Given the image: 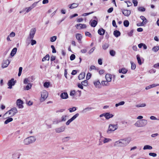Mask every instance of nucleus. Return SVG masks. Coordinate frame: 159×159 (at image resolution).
<instances>
[{"label":"nucleus","mask_w":159,"mask_h":159,"mask_svg":"<svg viewBox=\"0 0 159 159\" xmlns=\"http://www.w3.org/2000/svg\"><path fill=\"white\" fill-rule=\"evenodd\" d=\"M50 85V83L49 82H45L43 84V86L44 87L48 88Z\"/></svg>","instance_id":"5fc2aeb1"},{"label":"nucleus","mask_w":159,"mask_h":159,"mask_svg":"<svg viewBox=\"0 0 159 159\" xmlns=\"http://www.w3.org/2000/svg\"><path fill=\"white\" fill-rule=\"evenodd\" d=\"M57 39L56 36H53L50 38V41L51 42H54Z\"/></svg>","instance_id":"3c124183"},{"label":"nucleus","mask_w":159,"mask_h":159,"mask_svg":"<svg viewBox=\"0 0 159 159\" xmlns=\"http://www.w3.org/2000/svg\"><path fill=\"white\" fill-rule=\"evenodd\" d=\"M33 8L32 7L30 6L28 7H26L25 8V10L26 11V12L28 13Z\"/></svg>","instance_id":"6e6d98bb"},{"label":"nucleus","mask_w":159,"mask_h":159,"mask_svg":"<svg viewBox=\"0 0 159 159\" xmlns=\"http://www.w3.org/2000/svg\"><path fill=\"white\" fill-rule=\"evenodd\" d=\"M76 39L78 40L79 42H80L81 40L82 35L80 34H77L76 35Z\"/></svg>","instance_id":"393cba45"},{"label":"nucleus","mask_w":159,"mask_h":159,"mask_svg":"<svg viewBox=\"0 0 159 159\" xmlns=\"http://www.w3.org/2000/svg\"><path fill=\"white\" fill-rule=\"evenodd\" d=\"M110 53L111 56H114L116 54V52L114 50H111L110 51Z\"/></svg>","instance_id":"09e8293b"},{"label":"nucleus","mask_w":159,"mask_h":159,"mask_svg":"<svg viewBox=\"0 0 159 159\" xmlns=\"http://www.w3.org/2000/svg\"><path fill=\"white\" fill-rule=\"evenodd\" d=\"M91 76V74L90 73H88L86 77V80H89Z\"/></svg>","instance_id":"338daca9"},{"label":"nucleus","mask_w":159,"mask_h":159,"mask_svg":"<svg viewBox=\"0 0 159 159\" xmlns=\"http://www.w3.org/2000/svg\"><path fill=\"white\" fill-rule=\"evenodd\" d=\"M140 18L143 20L142 22L145 24H146L147 23V21L145 17L143 16H141L140 17Z\"/></svg>","instance_id":"2f4dec72"},{"label":"nucleus","mask_w":159,"mask_h":159,"mask_svg":"<svg viewBox=\"0 0 159 159\" xmlns=\"http://www.w3.org/2000/svg\"><path fill=\"white\" fill-rule=\"evenodd\" d=\"M113 34L116 37H118L120 35V33L119 31L116 30L114 31Z\"/></svg>","instance_id":"bb28decb"},{"label":"nucleus","mask_w":159,"mask_h":159,"mask_svg":"<svg viewBox=\"0 0 159 159\" xmlns=\"http://www.w3.org/2000/svg\"><path fill=\"white\" fill-rule=\"evenodd\" d=\"M125 104V102L124 101H121L118 103H116L115 105V106L116 107H118L119 106L123 105Z\"/></svg>","instance_id":"c03bdc74"},{"label":"nucleus","mask_w":159,"mask_h":159,"mask_svg":"<svg viewBox=\"0 0 159 159\" xmlns=\"http://www.w3.org/2000/svg\"><path fill=\"white\" fill-rule=\"evenodd\" d=\"M36 29L35 28H33L31 29L29 35L27 39V42L29 39H33L34 37V35L36 33Z\"/></svg>","instance_id":"39448f33"},{"label":"nucleus","mask_w":159,"mask_h":159,"mask_svg":"<svg viewBox=\"0 0 159 159\" xmlns=\"http://www.w3.org/2000/svg\"><path fill=\"white\" fill-rule=\"evenodd\" d=\"M79 113H76L75 115L70 119L67 120L66 123V125H69L71 122L76 119L79 116Z\"/></svg>","instance_id":"6e6552de"},{"label":"nucleus","mask_w":159,"mask_h":159,"mask_svg":"<svg viewBox=\"0 0 159 159\" xmlns=\"http://www.w3.org/2000/svg\"><path fill=\"white\" fill-rule=\"evenodd\" d=\"M105 78L107 81L110 82L111 80L112 75L110 74H107L105 75Z\"/></svg>","instance_id":"aec40b11"},{"label":"nucleus","mask_w":159,"mask_h":159,"mask_svg":"<svg viewBox=\"0 0 159 159\" xmlns=\"http://www.w3.org/2000/svg\"><path fill=\"white\" fill-rule=\"evenodd\" d=\"M75 56L74 54H71L70 57V60H71V61L73 60L74 59H75Z\"/></svg>","instance_id":"bf43d9fd"},{"label":"nucleus","mask_w":159,"mask_h":159,"mask_svg":"<svg viewBox=\"0 0 159 159\" xmlns=\"http://www.w3.org/2000/svg\"><path fill=\"white\" fill-rule=\"evenodd\" d=\"M159 85V84H151V85H150L148 86L147 87H146V88H145V89L146 90H148V89H150L152 88H154V87H156L157 86H158Z\"/></svg>","instance_id":"4be33fe9"},{"label":"nucleus","mask_w":159,"mask_h":159,"mask_svg":"<svg viewBox=\"0 0 159 159\" xmlns=\"http://www.w3.org/2000/svg\"><path fill=\"white\" fill-rule=\"evenodd\" d=\"M94 109V108L93 107H88L82 110V112L83 113H86L88 111H91V110L93 109Z\"/></svg>","instance_id":"412c9836"},{"label":"nucleus","mask_w":159,"mask_h":159,"mask_svg":"<svg viewBox=\"0 0 159 159\" xmlns=\"http://www.w3.org/2000/svg\"><path fill=\"white\" fill-rule=\"evenodd\" d=\"M159 49V46H154L152 49V50L155 52H156Z\"/></svg>","instance_id":"79ce46f5"},{"label":"nucleus","mask_w":159,"mask_h":159,"mask_svg":"<svg viewBox=\"0 0 159 159\" xmlns=\"http://www.w3.org/2000/svg\"><path fill=\"white\" fill-rule=\"evenodd\" d=\"M149 155L153 157H156L157 156V154L156 153L150 152L149 154Z\"/></svg>","instance_id":"e2e57ef3"},{"label":"nucleus","mask_w":159,"mask_h":159,"mask_svg":"<svg viewBox=\"0 0 159 159\" xmlns=\"http://www.w3.org/2000/svg\"><path fill=\"white\" fill-rule=\"evenodd\" d=\"M32 84L30 83L28 84H27V86H24V89L25 90H29V89H31V88L32 87Z\"/></svg>","instance_id":"cd10ccee"},{"label":"nucleus","mask_w":159,"mask_h":159,"mask_svg":"<svg viewBox=\"0 0 159 159\" xmlns=\"http://www.w3.org/2000/svg\"><path fill=\"white\" fill-rule=\"evenodd\" d=\"M36 139L34 136L28 137L24 140V143L25 145H28L35 141Z\"/></svg>","instance_id":"7ed1b4c3"},{"label":"nucleus","mask_w":159,"mask_h":159,"mask_svg":"<svg viewBox=\"0 0 159 159\" xmlns=\"http://www.w3.org/2000/svg\"><path fill=\"white\" fill-rule=\"evenodd\" d=\"M109 82L107 81H102L101 82V84L103 86H108L109 85Z\"/></svg>","instance_id":"f704fd0d"},{"label":"nucleus","mask_w":159,"mask_h":159,"mask_svg":"<svg viewBox=\"0 0 159 159\" xmlns=\"http://www.w3.org/2000/svg\"><path fill=\"white\" fill-rule=\"evenodd\" d=\"M31 45H34L36 44V41L34 40H33V39H31Z\"/></svg>","instance_id":"13d9d810"},{"label":"nucleus","mask_w":159,"mask_h":159,"mask_svg":"<svg viewBox=\"0 0 159 159\" xmlns=\"http://www.w3.org/2000/svg\"><path fill=\"white\" fill-rule=\"evenodd\" d=\"M49 59V56L48 54L46 55V56L43 57L42 59V61H44L46 60L48 61Z\"/></svg>","instance_id":"e433bc0d"},{"label":"nucleus","mask_w":159,"mask_h":159,"mask_svg":"<svg viewBox=\"0 0 159 159\" xmlns=\"http://www.w3.org/2000/svg\"><path fill=\"white\" fill-rule=\"evenodd\" d=\"M68 110L70 112H72L76 110V108L75 107H73L72 108H69Z\"/></svg>","instance_id":"58836bf2"},{"label":"nucleus","mask_w":159,"mask_h":159,"mask_svg":"<svg viewBox=\"0 0 159 159\" xmlns=\"http://www.w3.org/2000/svg\"><path fill=\"white\" fill-rule=\"evenodd\" d=\"M85 76V73L84 72H82L78 76V79L79 80H81L84 78Z\"/></svg>","instance_id":"c85d7f7f"},{"label":"nucleus","mask_w":159,"mask_h":159,"mask_svg":"<svg viewBox=\"0 0 159 159\" xmlns=\"http://www.w3.org/2000/svg\"><path fill=\"white\" fill-rule=\"evenodd\" d=\"M137 59L138 61V63L139 65H141L142 64V62L141 61V60L140 57L139 55H137L136 56Z\"/></svg>","instance_id":"a19ab883"},{"label":"nucleus","mask_w":159,"mask_h":159,"mask_svg":"<svg viewBox=\"0 0 159 159\" xmlns=\"http://www.w3.org/2000/svg\"><path fill=\"white\" fill-rule=\"evenodd\" d=\"M95 49V48L94 47L93 48H91L88 52V53L89 54H91L94 51Z\"/></svg>","instance_id":"69168bd1"},{"label":"nucleus","mask_w":159,"mask_h":159,"mask_svg":"<svg viewBox=\"0 0 159 159\" xmlns=\"http://www.w3.org/2000/svg\"><path fill=\"white\" fill-rule=\"evenodd\" d=\"M61 122L60 119H54L52 121L53 124H57Z\"/></svg>","instance_id":"72a5a7b5"},{"label":"nucleus","mask_w":159,"mask_h":159,"mask_svg":"<svg viewBox=\"0 0 159 159\" xmlns=\"http://www.w3.org/2000/svg\"><path fill=\"white\" fill-rule=\"evenodd\" d=\"M76 27L78 29L85 28L86 27V25L84 24H79L75 25Z\"/></svg>","instance_id":"f3484780"},{"label":"nucleus","mask_w":159,"mask_h":159,"mask_svg":"<svg viewBox=\"0 0 159 159\" xmlns=\"http://www.w3.org/2000/svg\"><path fill=\"white\" fill-rule=\"evenodd\" d=\"M85 34L86 36H87L90 37H91L92 36V35L90 33L88 32H86L85 33Z\"/></svg>","instance_id":"774afa93"},{"label":"nucleus","mask_w":159,"mask_h":159,"mask_svg":"<svg viewBox=\"0 0 159 159\" xmlns=\"http://www.w3.org/2000/svg\"><path fill=\"white\" fill-rule=\"evenodd\" d=\"M132 2L134 4V6L136 7L137 6L138 4V2L137 0H133Z\"/></svg>","instance_id":"0e129e2a"},{"label":"nucleus","mask_w":159,"mask_h":159,"mask_svg":"<svg viewBox=\"0 0 159 159\" xmlns=\"http://www.w3.org/2000/svg\"><path fill=\"white\" fill-rule=\"evenodd\" d=\"M48 96V92L46 90H43L41 93V102H43L47 98Z\"/></svg>","instance_id":"423d86ee"},{"label":"nucleus","mask_w":159,"mask_h":159,"mask_svg":"<svg viewBox=\"0 0 159 159\" xmlns=\"http://www.w3.org/2000/svg\"><path fill=\"white\" fill-rule=\"evenodd\" d=\"M17 110L16 107H13L9 111L7 112L6 114L8 113L11 116H12L15 115L17 112Z\"/></svg>","instance_id":"0eeeda50"},{"label":"nucleus","mask_w":159,"mask_h":159,"mask_svg":"<svg viewBox=\"0 0 159 159\" xmlns=\"http://www.w3.org/2000/svg\"><path fill=\"white\" fill-rule=\"evenodd\" d=\"M23 104V102L20 99H18L16 101V104L18 106L19 108H22L23 107V106L22 105Z\"/></svg>","instance_id":"ddd939ff"},{"label":"nucleus","mask_w":159,"mask_h":159,"mask_svg":"<svg viewBox=\"0 0 159 159\" xmlns=\"http://www.w3.org/2000/svg\"><path fill=\"white\" fill-rule=\"evenodd\" d=\"M70 139V137H66L62 138V142H67Z\"/></svg>","instance_id":"c9c22d12"},{"label":"nucleus","mask_w":159,"mask_h":159,"mask_svg":"<svg viewBox=\"0 0 159 159\" xmlns=\"http://www.w3.org/2000/svg\"><path fill=\"white\" fill-rule=\"evenodd\" d=\"M138 10L140 11H145V9L143 7H140L138 8Z\"/></svg>","instance_id":"864d4df0"},{"label":"nucleus","mask_w":159,"mask_h":159,"mask_svg":"<svg viewBox=\"0 0 159 159\" xmlns=\"http://www.w3.org/2000/svg\"><path fill=\"white\" fill-rule=\"evenodd\" d=\"M98 70V69H97L96 67L94 66H91L89 68V70L90 71L92 70Z\"/></svg>","instance_id":"4d7b16f0"},{"label":"nucleus","mask_w":159,"mask_h":159,"mask_svg":"<svg viewBox=\"0 0 159 159\" xmlns=\"http://www.w3.org/2000/svg\"><path fill=\"white\" fill-rule=\"evenodd\" d=\"M33 77L32 76L25 79L24 81V83L25 84H28L29 83V82L33 81Z\"/></svg>","instance_id":"f8f14e48"},{"label":"nucleus","mask_w":159,"mask_h":159,"mask_svg":"<svg viewBox=\"0 0 159 159\" xmlns=\"http://www.w3.org/2000/svg\"><path fill=\"white\" fill-rule=\"evenodd\" d=\"M10 63V61L8 60L3 61L2 64V67L3 68L7 67Z\"/></svg>","instance_id":"4468645a"},{"label":"nucleus","mask_w":159,"mask_h":159,"mask_svg":"<svg viewBox=\"0 0 159 159\" xmlns=\"http://www.w3.org/2000/svg\"><path fill=\"white\" fill-rule=\"evenodd\" d=\"M109 45L107 43L104 44L102 46V48L104 49H106L108 47Z\"/></svg>","instance_id":"603ef678"},{"label":"nucleus","mask_w":159,"mask_h":159,"mask_svg":"<svg viewBox=\"0 0 159 159\" xmlns=\"http://www.w3.org/2000/svg\"><path fill=\"white\" fill-rule=\"evenodd\" d=\"M82 84L85 86H87L88 85V81L87 80H85L81 82Z\"/></svg>","instance_id":"a18cd8bd"},{"label":"nucleus","mask_w":159,"mask_h":159,"mask_svg":"<svg viewBox=\"0 0 159 159\" xmlns=\"http://www.w3.org/2000/svg\"><path fill=\"white\" fill-rule=\"evenodd\" d=\"M105 118L107 120H108L113 116V115L111 114H110L109 112H107Z\"/></svg>","instance_id":"c756f323"},{"label":"nucleus","mask_w":159,"mask_h":159,"mask_svg":"<svg viewBox=\"0 0 159 159\" xmlns=\"http://www.w3.org/2000/svg\"><path fill=\"white\" fill-rule=\"evenodd\" d=\"M20 156V153L17 152H16L12 154V158L14 159H19Z\"/></svg>","instance_id":"2eb2a0df"},{"label":"nucleus","mask_w":159,"mask_h":159,"mask_svg":"<svg viewBox=\"0 0 159 159\" xmlns=\"http://www.w3.org/2000/svg\"><path fill=\"white\" fill-rule=\"evenodd\" d=\"M147 124V120L146 119H142L137 121L134 125L138 127H142L145 126Z\"/></svg>","instance_id":"f03ea898"},{"label":"nucleus","mask_w":159,"mask_h":159,"mask_svg":"<svg viewBox=\"0 0 159 159\" xmlns=\"http://www.w3.org/2000/svg\"><path fill=\"white\" fill-rule=\"evenodd\" d=\"M101 140H102V142L104 143H108L112 140L111 139L106 138L103 136H101Z\"/></svg>","instance_id":"dca6fc26"},{"label":"nucleus","mask_w":159,"mask_h":159,"mask_svg":"<svg viewBox=\"0 0 159 159\" xmlns=\"http://www.w3.org/2000/svg\"><path fill=\"white\" fill-rule=\"evenodd\" d=\"M60 97L62 99H66L68 98V96L66 92H64L61 94Z\"/></svg>","instance_id":"a211bd4d"},{"label":"nucleus","mask_w":159,"mask_h":159,"mask_svg":"<svg viewBox=\"0 0 159 159\" xmlns=\"http://www.w3.org/2000/svg\"><path fill=\"white\" fill-rule=\"evenodd\" d=\"M67 116L66 115L62 116L61 117V119H60L61 122L66 121V118L67 117Z\"/></svg>","instance_id":"473e14b6"},{"label":"nucleus","mask_w":159,"mask_h":159,"mask_svg":"<svg viewBox=\"0 0 159 159\" xmlns=\"http://www.w3.org/2000/svg\"><path fill=\"white\" fill-rule=\"evenodd\" d=\"M90 22L91 23V26L93 27H95L96 26L98 23L97 21L95 20H91L90 21Z\"/></svg>","instance_id":"5701e85b"},{"label":"nucleus","mask_w":159,"mask_h":159,"mask_svg":"<svg viewBox=\"0 0 159 159\" xmlns=\"http://www.w3.org/2000/svg\"><path fill=\"white\" fill-rule=\"evenodd\" d=\"M129 143V141L127 139H120L116 141L114 146L115 147H124L126 146Z\"/></svg>","instance_id":"f257e3e1"},{"label":"nucleus","mask_w":159,"mask_h":159,"mask_svg":"<svg viewBox=\"0 0 159 159\" xmlns=\"http://www.w3.org/2000/svg\"><path fill=\"white\" fill-rule=\"evenodd\" d=\"M134 30H132L130 32L128 33V34L129 36L131 37L133 36V33H134Z\"/></svg>","instance_id":"de8ad7c7"},{"label":"nucleus","mask_w":159,"mask_h":159,"mask_svg":"<svg viewBox=\"0 0 159 159\" xmlns=\"http://www.w3.org/2000/svg\"><path fill=\"white\" fill-rule=\"evenodd\" d=\"M78 6L79 4L78 3H73L71 4V5H70V8L71 9H73L77 7Z\"/></svg>","instance_id":"7c9ffc66"},{"label":"nucleus","mask_w":159,"mask_h":159,"mask_svg":"<svg viewBox=\"0 0 159 159\" xmlns=\"http://www.w3.org/2000/svg\"><path fill=\"white\" fill-rule=\"evenodd\" d=\"M17 50V48H13L10 54L11 56L12 57L14 56V55L16 54Z\"/></svg>","instance_id":"a878e982"},{"label":"nucleus","mask_w":159,"mask_h":159,"mask_svg":"<svg viewBox=\"0 0 159 159\" xmlns=\"http://www.w3.org/2000/svg\"><path fill=\"white\" fill-rule=\"evenodd\" d=\"M118 128L117 124H110L109 125L108 129L107 131V133L108 134H110L112 132L117 129Z\"/></svg>","instance_id":"20e7f679"},{"label":"nucleus","mask_w":159,"mask_h":159,"mask_svg":"<svg viewBox=\"0 0 159 159\" xmlns=\"http://www.w3.org/2000/svg\"><path fill=\"white\" fill-rule=\"evenodd\" d=\"M94 84L95 87L98 88H101V84L99 80L94 82Z\"/></svg>","instance_id":"6ab92c4d"},{"label":"nucleus","mask_w":159,"mask_h":159,"mask_svg":"<svg viewBox=\"0 0 159 159\" xmlns=\"http://www.w3.org/2000/svg\"><path fill=\"white\" fill-rule=\"evenodd\" d=\"M65 127L64 126L56 128L55 129V131L57 133H60L64 131Z\"/></svg>","instance_id":"9d476101"},{"label":"nucleus","mask_w":159,"mask_h":159,"mask_svg":"<svg viewBox=\"0 0 159 159\" xmlns=\"http://www.w3.org/2000/svg\"><path fill=\"white\" fill-rule=\"evenodd\" d=\"M124 25L126 27H127L129 25V22L127 20H125L124 22Z\"/></svg>","instance_id":"37998d69"},{"label":"nucleus","mask_w":159,"mask_h":159,"mask_svg":"<svg viewBox=\"0 0 159 159\" xmlns=\"http://www.w3.org/2000/svg\"><path fill=\"white\" fill-rule=\"evenodd\" d=\"M13 119L11 118H10L7 119L4 122V124H7L13 120Z\"/></svg>","instance_id":"ea45409f"},{"label":"nucleus","mask_w":159,"mask_h":159,"mask_svg":"<svg viewBox=\"0 0 159 159\" xmlns=\"http://www.w3.org/2000/svg\"><path fill=\"white\" fill-rule=\"evenodd\" d=\"M122 12L125 16H128L131 14V11L125 9H122Z\"/></svg>","instance_id":"9b49d317"},{"label":"nucleus","mask_w":159,"mask_h":159,"mask_svg":"<svg viewBox=\"0 0 159 159\" xmlns=\"http://www.w3.org/2000/svg\"><path fill=\"white\" fill-rule=\"evenodd\" d=\"M125 2L126 3L127 5V7H129L132 5V3L130 1H125Z\"/></svg>","instance_id":"680f3d73"},{"label":"nucleus","mask_w":159,"mask_h":159,"mask_svg":"<svg viewBox=\"0 0 159 159\" xmlns=\"http://www.w3.org/2000/svg\"><path fill=\"white\" fill-rule=\"evenodd\" d=\"M146 104L145 103H142L140 104L137 105L136 106V107H143L146 106Z\"/></svg>","instance_id":"8fccbe9b"},{"label":"nucleus","mask_w":159,"mask_h":159,"mask_svg":"<svg viewBox=\"0 0 159 159\" xmlns=\"http://www.w3.org/2000/svg\"><path fill=\"white\" fill-rule=\"evenodd\" d=\"M122 73L125 74H126L128 70L127 69H126L125 68H122Z\"/></svg>","instance_id":"052dcab7"},{"label":"nucleus","mask_w":159,"mask_h":159,"mask_svg":"<svg viewBox=\"0 0 159 159\" xmlns=\"http://www.w3.org/2000/svg\"><path fill=\"white\" fill-rule=\"evenodd\" d=\"M131 68L132 70H134L135 69L136 66L135 64L133 62L131 61Z\"/></svg>","instance_id":"49530a36"},{"label":"nucleus","mask_w":159,"mask_h":159,"mask_svg":"<svg viewBox=\"0 0 159 159\" xmlns=\"http://www.w3.org/2000/svg\"><path fill=\"white\" fill-rule=\"evenodd\" d=\"M152 147L150 145H146L144 146L143 149H152Z\"/></svg>","instance_id":"4c0bfd02"},{"label":"nucleus","mask_w":159,"mask_h":159,"mask_svg":"<svg viewBox=\"0 0 159 159\" xmlns=\"http://www.w3.org/2000/svg\"><path fill=\"white\" fill-rule=\"evenodd\" d=\"M16 81H14V79H11V80H9L7 84L9 87H8V89H11L12 88V86L15 84Z\"/></svg>","instance_id":"1a4fd4ad"},{"label":"nucleus","mask_w":159,"mask_h":159,"mask_svg":"<svg viewBox=\"0 0 159 159\" xmlns=\"http://www.w3.org/2000/svg\"><path fill=\"white\" fill-rule=\"evenodd\" d=\"M105 30L102 28H100L98 30V33L100 35H103L104 34Z\"/></svg>","instance_id":"b1692460"}]
</instances>
